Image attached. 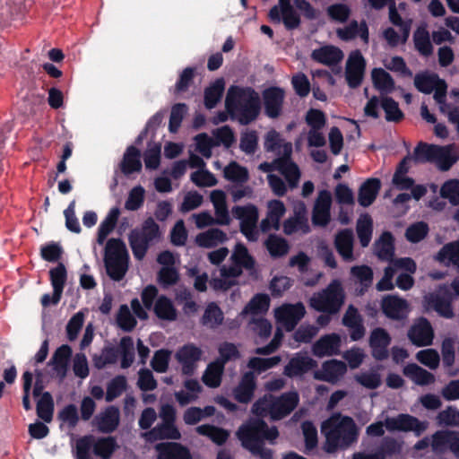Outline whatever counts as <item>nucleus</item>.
Wrapping results in <instances>:
<instances>
[{"mask_svg": "<svg viewBox=\"0 0 459 459\" xmlns=\"http://www.w3.org/2000/svg\"><path fill=\"white\" fill-rule=\"evenodd\" d=\"M403 373L418 385H431L436 380L435 376L432 373L414 363L405 366L403 369Z\"/></svg>", "mask_w": 459, "mask_h": 459, "instance_id": "72a5a7b5", "label": "nucleus"}, {"mask_svg": "<svg viewBox=\"0 0 459 459\" xmlns=\"http://www.w3.org/2000/svg\"><path fill=\"white\" fill-rule=\"evenodd\" d=\"M118 210L112 209L105 220L100 223L98 230V242L99 244H102L108 235L114 229L117 217H118Z\"/></svg>", "mask_w": 459, "mask_h": 459, "instance_id": "4d7b16f0", "label": "nucleus"}, {"mask_svg": "<svg viewBox=\"0 0 459 459\" xmlns=\"http://www.w3.org/2000/svg\"><path fill=\"white\" fill-rule=\"evenodd\" d=\"M381 183L377 178L368 179L359 188L358 201L360 205L369 206L376 199L380 189Z\"/></svg>", "mask_w": 459, "mask_h": 459, "instance_id": "79ce46f5", "label": "nucleus"}, {"mask_svg": "<svg viewBox=\"0 0 459 459\" xmlns=\"http://www.w3.org/2000/svg\"><path fill=\"white\" fill-rule=\"evenodd\" d=\"M276 323L286 331H292L306 314L302 303L282 304L273 310Z\"/></svg>", "mask_w": 459, "mask_h": 459, "instance_id": "ddd939ff", "label": "nucleus"}, {"mask_svg": "<svg viewBox=\"0 0 459 459\" xmlns=\"http://www.w3.org/2000/svg\"><path fill=\"white\" fill-rule=\"evenodd\" d=\"M227 238L226 233L221 230L211 229L196 235L195 241L201 247L212 248L224 243Z\"/></svg>", "mask_w": 459, "mask_h": 459, "instance_id": "f704fd0d", "label": "nucleus"}, {"mask_svg": "<svg viewBox=\"0 0 459 459\" xmlns=\"http://www.w3.org/2000/svg\"><path fill=\"white\" fill-rule=\"evenodd\" d=\"M155 449L157 459H191L189 450L179 443H160Z\"/></svg>", "mask_w": 459, "mask_h": 459, "instance_id": "a878e982", "label": "nucleus"}, {"mask_svg": "<svg viewBox=\"0 0 459 459\" xmlns=\"http://www.w3.org/2000/svg\"><path fill=\"white\" fill-rule=\"evenodd\" d=\"M72 350L68 345H62L55 352L52 361L55 369L61 375H65Z\"/></svg>", "mask_w": 459, "mask_h": 459, "instance_id": "6e6d98bb", "label": "nucleus"}, {"mask_svg": "<svg viewBox=\"0 0 459 459\" xmlns=\"http://www.w3.org/2000/svg\"><path fill=\"white\" fill-rule=\"evenodd\" d=\"M416 359L430 369L437 368L440 363V356L434 349H426L418 351Z\"/></svg>", "mask_w": 459, "mask_h": 459, "instance_id": "69168bd1", "label": "nucleus"}, {"mask_svg": "<svg viewBox=\"0 0 459 459\" xmlns=\"http://www.w3.org/2000/svg\"><path fill=\"white\" fill-rule=\"evenodd\" d=\"M233 215L240 221V231L249 241H256L259 238L257 221L259 218L258 209L253 204L235 206L232 209Z\"/></svg>", "mask_w": 459, "mask_h": 459, "instance_id": "f8f14e48", "label": "nucleus"}, {"mask_svg": "<svg viewBox=\"0 0 459 459\" xmlns=\"http://www.w3.org/2000/svg\"><path fill=\"white\" fill-rule=\"evenodd\" d=\"M441 196L446 198L453 204H459V180H449L446 182L440 190Z\"/></svg>", "mask_w": 459, "mask_h": 459, "instance_id": "774afa93", "label": "nucleus"}, {"mask_svg": "<svg viewBox=\"0 0 459 459\" xmlns=\"http://www.w3.org/2000/svg\"><path fill=\"white\" fill-rule=\"evenodd\" d=\"M396 269H402L409 273H401L397 278V286L403 290L411 289L413 285V279L411 274L416 271V264L411 258H401L394 262Z\"/></svg>", "mask_w": 459, "mask_h": 459, "instance_id": "7c9ffc66", "label": "nucleus"}, {"mask_svg": "<svg viewBox=\"0 0 459 459\" xmlns=\"http://www.w3.org/2000/svg\"><path fill=\"white\" fill-rule=\"evenodd\" d=\"M38 416L43 420L49 422L53 414V401L48 393H44L37 403Z\"/></svg>", "mask_w": 459, "mask_h": 459, "instance_id": "0e129e2a", "label": "nucleus"}, {"mask_svg": "<svg viewBox=\"0 0 459 459\" xmlns=\"http://www.w3.org/2000/svg\"><path fill=\"white\" fill-rule=\"evenodd\" d=\"M224 177L232 182L243 183L248 179V171L237 162H230L224 169Z\"/></svg>", "mask_w": 459, "mask_h": 459, "instance_id": "13d9d810", "label": "nucleus"}, {"mask_svg": "<svg viewBox=\"0 0 459 459\" xmlns=\"http://www.w3.org/2000/svg\"><path fill=\"white\" fill-rule=\"evenodd\" d=\"M210 199L214 207L216 224L229 225L231 220L226 204L225 193L221 190H213L211 192Z\"/></svg>", "mask_w": 459, "mask_h": 459, "instance_id": "c756f323", "label": "nucleus"}, {"mask_svg": "<svg viewBox=\"0 0 459 459\" xmlns=\"http://www.w3.org/2000/svg\"><path fill=\"white\" fill-rule=\"evenodd\" d=\"M222 320L223 314L220 307L214 303L209 304L203 316V324L209 327H215L221 325Z\"/></svg>", "mask_w": 459, "mask_h": 459, "instance_id": "e2e57ef3", "label": "nucleus"}, {"mask_svg": "<svg viewBox=\"0 0 459 459\" xmlns=\"http://www.w3.org/2000/svg\"><path fill=\"white\" fill-rule=\"evenodd\" d=\"M332 204V195L328 191H321L316 199L312 221L316 226H325L330 221V209Z\"/></svg>", "mask_w": 459, "mask_h": 459, "instance_id": "aec40b11", "label": "nucleus"}, {"mask_svg": "<svg viewBox=\"0 0 459 459\" xmlns=\"http://www.w3.org/2000/svg\"><path fill=\"white\" fill-rule=\"evenodd\" d=\"M259 169L270 173L267 177L273 192L279 196L286 194L288 186L294 188L300 178V171L296 163L290 159L281 157L273 162H264Z\"/></svg>", "mask_w": 459, "mask_h": 459, "instance_id": "7ed1b4c3", "label": "nucleus"}, {"mask_svg": "<svg viewBox=\"0 0 459 459\" xmlns=\"http://www.w3.org/2000/svg\"><path fill=\"white\" fill-rule=\"evenodd\" d=\"M435 259L446 265L453 264L459 272V241L445 245L436 255Z\"/></svg>", "mask_w": 459, "mask_h": 459, "instance_id": "37998d69", "label": "nucleus"}, {"mask_svg": "<svg viewBox=\"0 0 459 459\" xmlns=\"http://www.w3.org/2000/svg\"><path fill=\"white\" fill-rule=\"evenodd\" d=\"M264 148L267 151L274 152L278 155L286 159H290L292 153V145L290 143L285 142L274 130L269 131L265 135Z\"/></svg>", "mask_w": 459, "mask_h": 459, "instance_id": "b1692460", "label": "nucleus"}, {"mask_svg": "<svg viewBox=\"0 0 459 459\" xmlns=\"http://www.w3.org/2000/svg\"><path fill=\"white\" fill-rule=\"evenodd\" d=\"M385 426L391 431H413L416 435H420L426 430L428 423L420 421L417 418L409 414H400L395 418H387Z\"/></svg>", "mask_w": 459, "mask_h": 459, "instance_id": "f3484780", "label": "nucleus"}, {"mask_svg": "<svg viewBox=\"0 0 459 459\" xmlns=\"http://www.w3.org/2000/svg\"><path fill=\"white\" fill-rule=\"evenodd\" d=\"M372 228V219L368 215H361L359 218L357 222V234L362 247H367L369 244L371 240Z\"/></svg>", "mask_w": 459, "mask_h": 459, "instance_id": "603ef678", "label": "nucleus"}, {"mask_svg": "<svg viewBox=\"0 0 459 459\" xmlns=\"http://www.w3.org/2000/svg\"><path fill=\"white\" fill-rule=\"evenodd\" d=\"M336 34L341 39L345 41L359 37L364 43L367 44L368 42V30L365 22L358 23L357 22H352L347 27L338 29Z\"/></svg>", "mask_w": 459, "mask_h": 459, "instance_id": "e433bc0d", "label": "nucleus"}, {"mask_svg": "<svg viewBox=\"0 0 459 459\" xmlns=\"http://www.w3.org/2000/svg\"><path fill=\"white\" fill-rule=\"evenodd\" d=\"M202 389V385L196 379L189 378L184 382V388L175 393V398L180 405L185 406L195 402Z\"/></svg>", "mask_w": 459, "mask_h": 459, "instance_id": "2f4dec72", "label": "nucleus"}, {"mask_svg": "<svg viewBox=\"0 0 459 459\" xmlns=\"http://www.w3.org/2000/svg\"><path fill=\"white\" fill-rule=\"evenodd\" d=\"M159 238V227L152 219L146 220L141 229L133 230L129 241L134 257L143 259L149 245Z\"/></svg>", "mask_w": 459, "mask_h": 459, "instance_id": "9d476101", "label": "nucleus"}, {"mask_svg": "<svg viewBox=\"0 0 459 459\" xmlns=\"http://www.w3.org/2000/svg\"><path fill=\"white\" fill-rule=\"evenodd\" d=\"M94 421L100 431L111 432L119 423V411L115 407H108L100 413Z\"/></svg>", "mask_w": 459, "mask_h": 459, "instance_id": "4c0bfd02", "label": "nucleus"}, {"mask_svg": "<svg viewBox=\"0 0 459 459\" xmlns=\"http://www.w3.org/2000/svg\"><path fill=\"white\" fill-rule=\"evenodd\" d=\"M155 315L161 320L174 321L177 319V310L172 301L165 296H160L154 303Z\"/></svg>", "mask_w": 459, "mask_h": 459, "instance_id": "49530a36", "label": "nucleus"}, {"mask_svg": "<svg viewBox=\"0 0 459 459\" xmlns=\"http://www.w3.org/2000/svg\"><path fill=\"white\" fill-rule=\"evenodd\" d=\"M105 265L108 274L115 281L121 280L128 268V253L118 239H109L105 249Z\"/></svg>", "mask_w": 459, "mask_h": 459, "instance_id": "6e6552de", "label": "nucleus"}, {"mask_svg": "<svg viewBox=\"0 0 459 459\" xmlns=\"http://www.w3.org/2000/svg\"><path fill=\"white\" fill-rule=\"evenodd\" d=\"M366 60L359 50L351 51L346 61L345 78L350 87L359 86L363 79Z\"/></svg>", "mask_w": 459, "mask_h": 459, "instance_id": "dca6fc26", "label": "nucleus"}, {"mask_svg": "<svg viewBox=\"0 0 459 459\" xmlns=\"http://www.w3.org/2000/svg\"><path fill=\"white\" fill-rule=\"evenodd\" d=\"M321 431L326 438L325 449L328 453L347 448L358 439V429L354 420L341 414H334L324 421Z\"/></svg>", "mask_w": 459, "mask_h": 459, "instance_id": "f257e3e1", "label": "nucleus"}, {"mask_svg": "<svg viewBox=\"0 0 459 459\" xmlns=\"http://www.w3.org/2000/svg\"><path fill=\"white\" fill-rule=\"evenodd\" d=\"M409 35L410 32H408L407 26H405L403 30H400L399 28L397 30L387 28L383 32L385 39L392 47L405 43L409 38Z\"/></svg>", "mask_w": 459, "mask_h": 459, "instance_id": "052dcab7", "label": "nucleus"}, {"mask_svg": "<svg viewBox=\"0 0 459 459\" xmlns=\"http://www.w3.org/2000/svg\"><path fill=\"white\" fill-rule=\"evenodd\" d=\"M196 432L202 436L208 437L217 445L223 444L229 437L230 433L221 428L212 425H201L196 428Z\"/></svg>", "mask_w": 459, "mask_h": 459, "instance_id": "3c124183", "label": "nucleus"}, {"mask_svg": "<svg viewBox=\"0 0 459 459\" xmlns=\"http://www.w3.org/2000/svg\"><path fill=\"white\" fill-rule=\"evenodd\" d=\"M224 90V82L222 79L215 81L206 91H205V106L208 108H213L216 103L220 100L221 94Z\"/></svg>", "mask_w": 459, "mask_h": 459, "instance_id": "bf43d9fd", "label": "nucleus"}, {"mask_svg": "<svg viewBox=\"0 0 459 459\" xmlns=\"http://www.w3.org/2000/svg\"><path fill=\"white\" fill-rule=\"evenodd\" d=\"M390 341L389 334L382 328H377L371 333L369 344L374 358L383 359L387 357V347Z\"/></svg>", "mask_w": 459, "mask_h": 459, "instance_id": "bb28decb", "label": "nucleus"}, {"mask_svg": "<svg viewBox=\"0 0 459 459\" xmlns=\"http://www.w3.org/2000/svg\"><path fill=\"white\" fill-rule=\"evenodd\" d=\"M242 445L250 450L253 454L260 455L262 459H271L270 451L264 450L261 447L262 439L273 440L278 437L276 429H267L265 424L260 420H252L243 424L238 433Z\"/></svg>", "mask_w": 459, "mask_h": 459, "instance_id": "39448f33", "label": "nucleus"}, {"mask_svg": "<svg viewBox=\"0 0 459 459\" xmlns=\"http://www.w3.org/2000/svg\"><path fill=\"white\" fill-rule=\"evenodd\" d=\"M377 255L385 260L392 257L394 252L393 238L390 233H384L375 244Z\"/></svg>", "mask_w": 459, "mask_h": 459, "instance_id": "5fc2aeb1", "label": "nucleus"}, {"mask_svg": "<svg viewBox=\"0 0 459 459\" xmlns=\"http://www.w3.org/2000/svg\"><path fill=\"white\" fill-rule=\"evenodd\" d=\"M347 371L344 362L337 359H330L324 362L318 370L314 372V377L317 380L328 383H337Z\"/></svg>", "mask_w": 459, "mask_h": 459, "instance_id": "a211bd4d", "label": "nucleus"}, {"mask_svg": "<svg viewBox=\"0 0 459 459\" xmlns=\"http://www.w3.org/2000/svg\"><path fill=\"white\" fill-rule=\"evenodd\" d=\"M455 431H438L432 437V448L436 452H443L446 448L452 451V436Z\"/></svg>", "mask_w": 459, "mask_h": 459, "instance_id": "338daca9", "label": "nucleus"}, {"mask_svg": "<svg viewBox=\"0 0 459 459\" xmlns=\"http://www.w3.org/2000/svg\"><path fill=\"white\" fill-rule=\"evenodd\" d=\"M255 390V377L251 372L246 373L239 384L233 389V396L238 403H247L254 395Z\"/></svg>", "mask_w": 459, "mask_h": 459, "instance_id": "393cba45", "label": "nucleus"}, {"mask_svg": "<svg viewBox=\"0 0 459 459\" xmlns=\"http://www.w3.org/2000/svg\"><path fill=\"white\" fill-rule=\"evenodd\" d=\"M384 313L391 318H402L409 312V306L406 300L396 296H387L382 301Z\"/></svg>", "mask_w": 459, "mask_h": 459, "instance_id": "cd10ccee", "label": "nucleus"}, {"mask_svg": "<svg viewBox=\"0 0 459 459\" xmlns=\"http://www.w3.org/2000/svg\"><path fill=\"white\" fill-rule=\"evenodd\" d=\"M454 146L420 143L414 151V159L420 162L430 161L443 171L448 170L458 157L453 153Z\"/></svg>", "mask_w": 459, "mask_h": 459, "instance_id": "0eeeda50", "label": "nucleus"}, {"mask_svg": "<svg viewBox=\"0 0 459 459\" xmlns=\"http://www.w3.org/2000/svg\"><path fill=\"white\" fill-rule=\"evenodd\" d=\"M415 87L421 92L430 93L434 91V99L439 105L441 112L446 111V104L445 98L446 93V84L434 74L423 73L419 74L414 78Z\"/></svg>", "mask_w": 459, "mask_h": 459, "instance_id": "9b49d317", "label": "nucleus"}, {"mask_svg": "<svg viewBox=\"0 0 459 459\" xmlns=\"http://www.w3.org/2000/svg\"><path fill=\"white\" fill-rule=\"evenodd\" d=\"M50 281L53 287L52 302L57 304L61 299L64 286L66 281V270L64 264H59L49 272Z\"/></svg>", "mask_w": 459, "mask_h": 459, "instance_id": "a19ab883", "label": "nucleus"}, {"mask_svg": "<svg viewBox=\"0 0 459 459\" xmlns=\"http://www.w3.org/2000/svg\"><path fill=\"white\" fill-rule=\"evenodd\" d=\"M309 229L310 227L307 219L291 217L285 221L283 224V230L288 235L294 233L305 234L309 231Z\"/></svg>", "mask_w": 459, "mask_h": 459, "instance_id": "680f3d73", "label": "nucleus"}, {"mask_svg": "<svg viewBox=\"0 0 459 459\" xmlns=\"http://www.w3.org/2000/svg\"><path fill=\"white\" fill-rule=\"evenodd\" d=\"M374 87L381 93L388 94L394 91L393 77L383 68H374L370 73Z\"/></svg>", "mask_w": 459, "mask_h": 459, "instance_id": "58836bf2", "label": "nucleus"}, {"mask_svg": "<svg viewBox=\"0 0 459 459\" xmlns=\"http://www.w3.org/2000/svg\"><path fill=\"white\" fill-rule=\"evenodd\" d=\"M316 367V361L307 354L297 353L287 364L284 374L288 377H297L307 373Z\"/></svg>", "mask_w": 459, "mask_h": 459, "instance_id": "5701e85b", "label": "nucleus"}, {"mask_svg": "<svg viewBox=\"0 0 459 459\" xmlns=\"http://www.w3.org/2000/svg\"><path fill=\"white\" fill-rule=\"evenodd\" d=\"M230 264L223 265L220 270V276L213 278L210 284L216 290H226L238 282L243 269H251L254 260L247 248L241 243L235 246L230 258Z\"/></svg>", "mask_w": 459, "mask_h": 459, "instance_id": "20e7f679", "label": "nucleus"}, {"mask_svg": "<svg viewBox=\"0 0 459 459\" xmlns=\"http://www.w3.org/2000/svg\"><path fill=\"white\" fill-rule=\"evenodd\" d=\"M144 436L148 441L152 442L158 439L177 440L181 437V434L178 428L175 426L174 422L165 421L152 429L151 431L147 432Z\"/></svg>", "mask_w": 459, "mask_h": 459, "instance_id": "473e14b6", "label": "nucleus"}, {"mask_svg": "<svg viewBox=\"0 0 459 459\" xmlns=\"http://www.w3.org/2000/svg\"><path fill=\"white\" fill-rule=\"evenodd\" d=\"M343 301L344 293L341 282L333 281L325 290L314 294L309 303L317 311L334 314L340 310Z\"/></svg>", "mask_w": 459, "mask_h": 459, "instance_id": "1a4fd4ad", "label": "nucleus"}, {"mask_svg": "<svg viewBox=\"0 0 459 459\" xmlns=\"http://www.w3.org/2000/svg\"><path fill=\"white\" fill-rule=\"evenodd\" d=\"M335 247L339 254L346 261L353 259V234L352 231L345 230L337 234L335 238Z\"/></svg>", "mask_w": 459, "mask_h": 459, "instance_id": "c03bdc74", "label": "nucleus"}, {"mask_svg": "<svg viewBox=\"0 0 459 459\" xmlns=\"http://www.w3.org/2000/svg\"><path fill=\"white\" fill-rule=\"evenodd\" d=\"M202 356L203 351L193 343H187L181 346L175 353V359L180 365L181 372L184 375L194 374Z\"/></svg>", "mask_w": 459, "mask_h": 459, "instance_id": "4468645a", "label": "nucleus"}, {"mask_svg": "<svg viewBox=\"0 0 459 459\" xmlns=\"http://www.w3.org/2000/svg\"><path fill=\"white\" fill-rule=\"evenodd\" d=\"M270 307V299L265 294L255 295L249 303L245 307L239 316L243 317L247 315L258 316L264 314Z\"/></svg>", "mask_w": 459, "mask_h": 459, "instance_id": "a18cd8bd", "label": "nucleus"}, {"mask_svg": "<svg viewBox=\"0 0 459 459\" xmlns=\"http://www.w3.org/2000/svg\"><path fill=\"white\" fill-rule=\"evenodd\" d=\"M381 108L385 111L387 121L399 122L403 117V113L399 108L398 103L389 97L381 98Z\"/></svg>", "mask_w": 459, "mask_h": 459, "instance_id": "864d4df0", "label": "nucleus"}, {"mask_svg": "<svg viewBox=\"0 0 459 459\" xmlns=\"http://www.w3.org/2000/svg\"><path fill=\"white\" fill-rule=\"evenodd\" d=\"M312 57L319 63L330 65L339 63L343 58V53L337 47L325 46L315 49Z\"/></svg>", "mask_w": 459, "mask_h": 459, "instance_id": "ea45409f", "label": "nucleus"}, {"mask_svg": "<svg viewBox=\"0 0 459 459\" xmlns=\"http://www.w3.org/2000/svg\"><path fill=\"white\" fill-rule=\"evenodd\" d=\"M298 403L299 395L296 392L284 394L278 398L264 395L254 403L252 411L257 416H270L273 420H280L290 413Z\"/></svg>", "mask_w": 459, "mask_h": 459, "instance_id": "423d86ee", "label": "nucleus"}, {"mask_svg": "<svg viewBox=\"0 0 459 459\" xmlns=\"http://www.w3.org/2000/svg\"><path fill=\"white\" fill-rule=\"evenodd\" d=\"M414 45L416 49L424 56H429L433 51V47L430 42L429 31L426 26L419 27L414 32L413 36Z\"/></svg>", "mask_w": 459, "mask_h": 459, "instance_id": "8fccbe9b", "label": "nucleus"}, {"mask_svg": "<svg viewBox=\"0 0 459 459\" xmlns=\"http://www.w3.org/2000/svg\"><path fill=\"white\" fill-rule=\"evenodd\" d=\"M269 18L274 23L283 22L288 29L296 28L299 24V17L290 4V0H279L278 4L270 10Z\"/></svg>", "mask_w": 459, "mask_h": 459, "instance_id": "2eb2a0df", "label": "nucleus"}, {"mask_svg": "<svg viewBox=\"0 0 459 459\" xmlns=\"http://www.w3.org/2000/svg\"><path fill=\"white\" fill-rule=\"evenodd\" d=\"M408 337L416 346H429L432 344L434 331L427 319L420 318L411 327Z\"/></svg>", "mask_w": 459, "mask_h": 459, "instance_id": "6ab92c4d", "label": "nucleus"}, {"mask_svg": "<svg viewBox=\"0 0 459 459\" xmlns=\"http://www.w3.org/2000/svg\"><path fill=\"white\" fill-rule=\"evenodd\" d=\"M341 348V336L337 333H330L322 336L316 341L312 351L317 357H329L338 354Z\"/></svg>", "mask_w": 459, "mask_h": 459, "instance_id": "4be33fe9", "label": "nucleus"}, {"mask_svg": "<svg viewBox=\"0 0 459 459\" xmlns=\"http://www.w3.org/2000/svg\"><path fill=\"white\" fill-rule=\"evenodd\" d=\"M283 97V91L279 88H271L264 92L265 111L269 117H275L280 114Z\"/></svg>", "mask_w": 459, "mask_h": 459, "instance_id": "c9c22d12", "label": "nucleus"}, {"mask_svg": "<svg viewBox=\"0 0 459 459\" xmlns=\"http://www.w3.org/2000/svg\"><path fill=\"white\" fill-rule=\"evenodd\" d=\"M286 208L281 201L272 200L267 204L266 217L260 222V230L263 232L278 230L281 219L285 214Z\"/></svg>", "mask_w": 459, "mask_h": 459, "instance_id": "412c9836", "label": "nucleus"}, {"mask_svg": "<svg viewBox=\"0 0 459 459\" xmlns=\"http://www.w3.org/2000/svg\"><path fill=\"white\" fill-rule=\"evenodd\" d=\"M121 168L125 174L139 171L142 168L140 152L134 147H129L124 155Z\"/></svg>", "mask_w": 459, "mask_h": 459, "instance_id": "09e8293b", "label": "nucleus"}, {"mask_svg": "<svg viewBox=\"0 0 459 459\" xmlns=\"http://www.w3.org/2000/svg\"><path fill=\"white\" fill-rule=\"evenodd\" d=\"M225 106L232 118L241 124H248L255 119L260 110L258 94L249 88L232 86L229 89Z\"/></svg>", "mask_w": 459, "mask_h": 459, "instance_id": "f03ea898", "label": "nucleus"}, {"mask_svg": "<svg viewBox=\"0 0 459 459\" xmlns=\"http://www.w3.org/2000/svg\"><path fill=\"white\" fill-rule=\"evenodd\" d=\"M224 366L220 361L209 364L203 375V382L209 387L216 388L221 385Z\"/></svg>", "mask_w": 459, "mask_h": 459, "instance_id": "de8ad7c7", "label": "nucleus"}, {"mask_svg": "<svg viewBox=\"0 0 459 459\" xmlns=\"http://www.w3.org/2000/svg\"><path fill=\"white\" fill-rule=\"evenodd\" d=\"M424 307L427 311L434 310L439 316L451 318L454 316L450 299L442 298L440 294H431L424 299Z\"/></svg>", "mask_w": 459, "mask_h": 459, "instance_id": "c85d7f7f", "label": "nucleus"}]
</instances>
